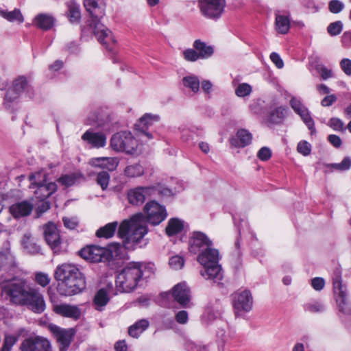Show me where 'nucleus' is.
I'll return each instance as SVG.
<instances>
[{"mask_svg": "<svg viewBox=\"0 0 351 351\" xmlns=\"http://www.w3.org/2000/svg\"><path fill=\"white\" fill-rule=\"evenodd\" d=\"M1 297L10 304L27 306L36 313H43L46 308L43 295L38 289L31 287L27 280L14 278L0 285Z\"/></svg>", "mask_w": 351, "mask_h": 351, "instance_id": "obj_1", "label": "nucleus"}, {"mask_svg": "<svg viewBox=\"0 0 351 351\" xmlns=\"http://www.w3.org/2000/svg\"><path fill=\"white\" fill-rule=\"evenodd\" d=\"M84 5L91 16L90 27L93 31L97 40L109 51L114 53L117 40L112 32L100 22L105 15V3L104 0H84Z\"/></svg>", "mask_w": 351, "mask_h": 351, "instance_id": "obj_2", "label": "nucleus"}, {"mask_svg": "<svg viewBox=\"0 0 351 351\" xmlns=\"http://www.w3.org/2000/svg\"><path fill=\"white\" fill-rule=\"evenodd\" d=\"M54 277L61 281L58 284V291L64 296H71L78 294L86 288V280L82 273L76 265L63 263L57 267Z\"/></svg>", "mask_w": 351, "mask_h": 351, "instance_id": "obj_3", "label": "nucleus"}, {"mask_svg": "<svg viewBox=\"0 0 351 351\" xmlns=\"http://www.w3.org/2000/svg\"><path fill=\"white\" fill-rule=\"evenodd\" d=\"M197 260L204 267L200 274L204 278L215 282L222 278V269L219 265V254L217 249L211 247L202 251L198 254Z\"/></svg>", "mask_w": 351, "mask_h": 351, "instance_id": "obj_4", "label": "nucleus"}, {"mask_svg": "<svg viewBox=\"0 0 351 351\" xmlns=\"http://www.w3.org/2000/svg\"><path fill=\"white\" fill-rule=\"evenodd\" d=\"M140 263H130L117 275L116 285L123 292L132 291L141 280L143 272Z\"/></svg>", "mask_w": 351, "mask_h": 351, "instance_id": "obj_5", "label": "nucleus"}, {"mask_svg": "<svg viewBox=\"0 0 351 351\" xmlns=\"http://www.w3.org/2000/svg\"><path fill=\"white\" fill-rule=\"evenodd\" d=\"M120 247L119 244L110 245L108 248L90 245L82 248L79 254L82 258L91 263L107 262L118 255Z\"/></svg>", "mask_w": 351, "mask_h": 351, "instance_id": "obj_6", "label": "nucleus"}, {"mask_svg": "<svg viewBox=\"0 0 351 351\" xmlns=\"http://www.w3.org/2000/svg\"><path fill=\"white\" fill-rule=\"evenodd\" d=\"M47 174L43 171L32 173L29 178L31 181L29 188L34 189L35 197L43 201L57 190V184L53 182H47Z\"/></svg>", "mask_w": 351, "mask_h": 351, "instance_id": "obj_7", "label": "nucleus"}, {"mask_svg": "<svg viewBox=\"0 0 351 351\" xmlns=\"http://www.w3.org/2000/svg\"><path fill=\"white\" fill-rule=\"evenodd\" d=\"M110 145L114 151L134 154L136 152L138 143L131 132L123 131L112 136Z\"/></svg>", "mask_w": 351, "mask_h": 351, "instance_id": "obj_8", "label": "nucleus"}, {"mask_svg": "<svg viewBox=\"0 0 351 351\" xmlns=\"http://www.w3.org/2000/svg\"><path fill=\"white\" fill-rule=\"evenodd\" d=\"M225 6V0H198V7L202 15L213 21H217L221 16Z\"/></svg>", "mask_w": 351, "mask_h": 351, "instance_id": "obj_9", "label": "nucleus"}, {"mask_svg": "<svg viewBox=\"0 0 351 351\" xmlns=\"http://www.w3.org/2000/svg\"><path fill=\"white\" fill-rule=\"evenodd\" d=\"M332 285L334 293L337 295L336 300L339 310L345 314L351 313V308L346 302V287L342 284L341 273L339 269H337L333 273Z\"/></svg>", "mask_w": 351, "mask_h": 351, "instance_id": "obj_10", "label": "nucleus"}, {"mask_svg": "<svg viewBox=\"0 0 351 351\" xmlns=\"http://www.w3.org/2000/svg\"><path fill=\"white\" fill-rule=\"evenodd\" d=\"M232 304L237 316L249 312L253 304L251 292L247 289L236 291L232 294Z\"/></svg>", "mask_w": 351, "mask_h": 351, "instance_id": "obj_11", "label": "nucleus"}, {"mask_svg": "<svg viewBox=\"0 0 351 351\" xmlns=\"http://www.w3.org/2000/svg\"><path fill=\"white\" fill-rule=\"evenodd\" d=\"M144 212L146 223L148 222L154 226L160 223L167 216L165 206L156 201L147 202L144 207Z\"/></svg>", "mask_w": 351, "mask_h": 351, "instance_id": "obj_12", "label": "nucleus"}, {"mask_svg": "<svg viewBox=\"0 0 351 351\" xmlns=\"http://www.w3.org/2000/svg\"><path fill=\"white\" fill-rule=\"evenodd\" d=\"M147 223L144 215L137 213L132 217V229L128 241L138 243L147 234Z\"/></svg>", "mask_w": 351, "mask_h": 351, "instance_id": "obj_13", "label": "nucleus"}, {"mask_svg": "<svg viewBox=\"0 0 351 351\" xmlns=\"http://www.w3.org/2000/svg\"><path fill=\"white\" fill-rule=\"evenodd\" d=\"M19 350L21 351H51V345L45 337H30L21 342Z\"/></svg>", "mask_w": 351, "mask_h": 351, "instance_id": "obj_14", "label": "nucleus"}, {"mask_svg": "<svg viewBox=\"0 0 351 351\" xmlns=\"http://www.w3.org/2000/svg\"><path fill=\"white\" fill-rule=\"evenodd\" d=\"M50 330L59 343L60 351H66L75 336L73 328L64 329L56 325L50 326Z\"/></svg>", "mask_w": 351, "mask_h": 351, "instance_id": "obj_15", "label": "nucleus"}, {"mask_svg": "<svg viewBox=\"0 0 351 351\" xmlns=\"http://www.w3.org/2000/svg\"><path fill=\"white\" fill-rule=\"evenodd\" d=\"M213 246V242L203 232H195L189 239V252L194 254H199Z\"/></svg>", "mask_w": 351, "mask_h": 351, "instance_id": "obj_16", "label": "nucleus"}, {"mask_svg": "<svg viewBox=\"0 0 351 351\" xmlns=\"http://www.w3.org/2000/svg\"><path fill=\"white\" fill-rule=\"evenodd\" d=\"M45 239L51 249L55 252L60 251L61 239L59 231L53 223H48L43 227Z\"/></svg>", "mask_w": 351, "mask_h": 351, "instance_id": "obj_17", "label": "nucleus"}, {"mask_svg": "<svg viewBox=\"0 0 351 351\" xmlns=\"http://www.w3.org/2000/svg\"><path fill=\"white\" fill-rule=\"evenodd\" d=\"M160 117L157 114L145 113L135 124V129L139 132L138 136H145L147 139L152 138V134L147 132L149 127L158 122Z\"/></svg>", "mask_w": 351, "mask_h": 351, "instance_id": "obj_18", "label": "nucleus"}, {"mask_svg": "<svg viewBox=\"0 0 351 351\" xmlns=\"http://www.w3.org/2000/svg\"><path fill=\"white\" fill-rule=\"evenodd\" d=\"M172 297L182 307L189 306L191 300L190 289L185 282L178 283L172 289Z\"/></svg>", "mask_w": 351, "mask_h": 351, "instance_id": "obj_19", "label": "nucleus"}, {"mask_svg": "<svg viewBox=\"0 0 351 351\" xmlns=\"http://www.w3.org/2000/svg\"><path fill=\"white\" fill-rule=\"evenodd\" d=\"M53 311L62 317L73 320L79 319L82 315L81 309L77 306L69 304H55L53 306Z\"/></svg>", "mask_w": 351, "mask_h": 351, "instance_id": "obj_20", "label": "nucleus"}, {"mask_svg": "<svg viewBox=\"0 0 351 351\" xmlns=\"http://www.w3.org/2000/svg\"><path fill=\"white\" fill-rule=\"evenodd\" d=\"M34 208L33 204L27 201L19 202L10 207V213L15 219H19L29 215Z\"/></svg>", "mask_w": 351, "mask_h": 351, "instance_id": "obj_21", "label": "nucleus"}, {"mask_svg": "<svg viewBox=\"0 0 351 351\" xmlns=\"http://www.w3.org/2000/svg\"><path fill=\"white\" fill-rule=\"evenodd\" d=\"M82 140L90 144L93 147H104L106 144V136L101 132H95L93 130H87L82 136Z\"/></svg>", "mask_w": 351, "mask_h": 351, "instance_id": "obj_22", "label": "nucleus"}, {"mask_svg": "<svg viewBox=\"0 0 351 351\" xmlns=\"http://www.w3.org/2000/svg\"><path fill=\"white\" fill-rule=\"evenodd\" d=\"M88 163L93 167L112 171L117 169L119 160L117 157H99L91 158Z\"/></svg>", "mask_w": 351, "mask_h": 351, "instance_id": "obj_23", "label": "nucleus"}, {"mask_svg": "<svg viewBox=\"0 0 351 351\" xmlns=\"http://www.w3.org/2000/svg\"><path fill=\"white\" fill-rule=\"evenodd\" d=\"M150 187L139 186L131 189L128 193L129 202L133 205H139L144 202L145 197L151 193Z\"/></svg>", "mask_w": 351, "mask_h": 351, "instance_id": "obj_24", "label": "nucleus"}, {"mask_svg": "<svg viewBox=\"0 0 351 351\" xmlns=\"http://www.w3.org/2000/svg\"><path fill=\"white\" fill-rule=\"evenodd\" d=\"M275 30L280 34H286L289 32L291 27L290 14L276 13L274 23Z\"/></svg>", "mask_w": 351, "mask_h": 351, "instance_id": "obj_25", "label": "nucleus"}, {"mask_svg": "<svg viewBox=\"0 0 351 351\" xmlns=\"http://www.w3.org/2000/svg\"><path fill=\"white\" fill-rule=\"evenodd\" d=\"M289 109L287 106H280L271 110L268 118V123L273 125L282 124L286 119Z\"/></svg>", "mask_w": 351, "mask_h": 351, "instance_id": "obj_26", "label": "nucleus"}, {"mask_svg": "<svg viewBox=\"0 0 351 351\" xmlns=\"http://www.w3.org/2000/svg\"><path fill=\"white\" fill-rule=\"evenodd\" d=\"M252 139V134L245 129L239 130L236 137L232 138L230 143L236 147H244L248 145Z\"/></svg>", "mask_w": 351, "mask_h": 351, "instance_id": "obj_27", "label": "nucleus"}, {"mask_svg": "<svg viewBox=\"0 0 351 351\" xmlns=\"http://www.w3.org/2000/svg\"><path fill=\"white\" fill-rule=\"evenodd\" d=\"M21 245L26 252L31 254H38L40 250V246L37 243L36 239L33 237L29 232L24 234L21 239Z\"/></svg>", "mask_w": 351, "mask_h": 351, "instance_id": "obj_28", "label": "nucleus"}, {"mask_svg": "<svg viewBox=\"0 0 351 351\" xmlns=\"http://www.w3.org/2000/svg\"><path fill=\"white\" fill-rule=\"evenodd\" d=\"M55 19L52 15L43 13L36 15L33 20V24L43 30L52 28Z\"/></svg>", "mask_w": 351, "mask_h": 351, "instance_id": "obj_29", "label": "nucleus"}, {"mask_svg": "<svg viewBox=\"0 0 351 351\" xmlns=\"http://www.w3.org/2000/svg\"><path fill=\"white\" fill-rule=\"evenodd\" d=\"M0 16L10 23H16L21 24L24 22V16L19 8H14L13 10H8L0 8Z\"/></svg>", "mask_w": 351, "mask_h": 351, "instance_id": "obj_30", "label": "nucleus"}, {"mask_svg": "<svg viewBox=\"0 0 351 351\" xmlns=\"http://www.w3.org/2000/svg\"><path fill=\"white\" fill-rule=\"evenodd\" d=\"M193 48L197 51L200 59H208L214 53V48L212 45H207L201 40H195L193 45Z\"/></svg>", "mask_w": 351, "mask_h": 351, "instance_id": "obj_31", "label": "nucleus"}, {"mask_svg": "<svg viewBox=\"0 0 351 351\" xmlns=\"http://www.w3.org/2000/svg\"><path fill=\"white\" fill-rule=\"evenodd\" d=\"M109 300L110 297L107 290L101 288L96 292L93 298V305L96 310L101 311Z\"/></svg>", "mask_w": 351, "mask_h": 351, "instance_id": "obj_32", "label": "nucleus"}, {"mask_svg": "<svg viewBox=\"0 0 351 351\" xmlns=\"http://www.w3.org/2000/svg\"><path fill=\"white\" fill-rule=\"evenodd\" d=\"M67 16L71 23H79L81 19L80 4L73 0L66 2Z\"/></svg>", "mask_w": 351, "mask_h": 351, "instance_id": "obj_33", "label": "nucleus"}, {"mask_svg": "<svg viewBox=\"0 0 351 351\" xmlns=\"http://www.w3.org/2000/svg\"><path fill=\"white\" fill-rule=\"evenodd\" d=\"M15 266V258L9 247L0 251V267L2 269Z\"/></svg>", "mask_w": 351, "mask_h": 351, "instance_id": "obj_34", "label": "nucleus"}, {"mask_svg": "<svg viewBox=\"0 0 351 351\" xmlns=\"http://www.w3.org/2000/svg\"><path fill=\"white\" fill-rule=\"evenodd\" d=\"M184 228V221L178 218L169 220L165 232L168 236H173L182 232Z\"/></svg>", "mask_w": 351, "mask_h": 351, "instance_id": "obj_35", "label": "nucleus"}, {"mask_svg": "<svg viewBox=\"0 0 351 351\" xmlns=\"http://www.w3.org/2000/svg\"><path fill=\"white\" fill-rule=\"evenodd\" d=\"M118 227L117 221L107 223L99 228L96 232V236L99 238L109 239L113 237Z\"/></svg>", "mask_w": 351, "mask_h": 351, "instance_id": "obj_36", "label": "nucleus"}, {"mask_svg": "<svg viewBox=\"0 0 351 351\" xmlns=\"http://www.w3.org/2000/svg\"><path fill=\"white\" fill-rule=\"evenodd\" d=\"M148 326L149 322L147 319H141L130 326L128 329V334L130 336L134 338H138L140 335L147 328Z\"/></svg>", "mask_w": 351, "mask_h": 351, "instance_id": "obj_37", "label": "nucleus"}, {"mask_svg": "<svg viewBox=\"0 0 351 351\" xmlns=\"http://www.w3.org/2000/svg\"><path fill=\"white\" fill-rule=\"evenodd\" d=\"M124 172L128 177L134 178L142 176L144 173V169L141 165L134 164L127 166Z\"/></svg>", "mask_w": 351, "mask_h": 351, "instance_id": "obj_38", "label": "nucleus"}, {"mask_svg": "<svg viewBox=\"0 0 351 351\" xmlns=\"http://www.w3.org/2000/svg\"><path fill=\"white\" fill-rule=\"evenodd\" d=\"M132 218L130 220L123 221L118 228V234L121 238H126L128 240L129 234L131 233Z\"/></svg>", "mask_w": 351, "mask_h": 351, "instance_id": "obj_39", "label": "nucleus"}, {"mask_svg": "<svg viewBox=\"0 0 351 351\" xmlns=\"http://www.w3.org/2000/svg\"><path fill=\"white\" fill-rule=\"evenodd\" d=\"M304 307L305 311L313 313H322L325 311L324 304L320 301H313L306 303Z\"/></svg>", "mask_w": 351, "mask_h": 351, "instance_id": "obj_40", "label": "nucleus"}, {"mask_svg": "<svg viewBox=\"0 0 351 351\" xmlns=\"http://www.w3.org/2000/svg\"><path fill=\"white\" fill-rule=\"evenodd\" d=\"M327 167L333 168L339 171H347L351 167V158L345 157L340 163L329 164L327 165Z\"/></svg>", "mask_w": 351, "mask_h": 351, "instance_id": "obj_41", "label": "nucleus"}, {"mask_svg": "<svg viewBox=\"0 0 351 351\" xmlns=\"http://www.w3.org/2000/svg\"><path fill=\"white\" fill-rule=\"evenodd\" d=\"M182 84L185 88H199V80L195 75H187L182 79Z\"/></svg>", "mask_w": 351, "mask_h": 351, "instance_id": "obj_42", "label": "nucleus"}, {"mask_svg": "<svg viewBox=\"0 0 351 351\" xmlns=\"http://www.w3.org/2000/svg\"><path fill=\"white\" fill-rule=\"evenodd\" d=\"M32 77L21 75L17 77L12 82V88H25L31 86Z\"/></svg>", "mask_w": 351, "mask_h": 351, "instance_id": "obj_43", "label": "nucleus"}, {"mask_svg": "<svg viewBox=\"0 0 351 351\" xmlns=\"http://www.w3.org/2000/svg\"><path fill=\"white\" fill-rule=\"evenodd\" d=\"M20 89H7L5 94L4 104L9 106V104L15 102L19 97Z\"/></svg>", "mask_w": 351, "mask_h": 351, "instance_id": "obj_44", "label": "nucleus"}, {"mask_svg": "<svg viewBox=\"0 0 351 351\" xmlns=\"http://www.w3.org/2000/svg\"><path fill=\"white\" fill-rule=\"evenodd\" d=\"M110 178V175L107 171H101L97 173L96 182L102 190H106L108 188Z\"/></svg>", "mask_w": 351, "mask_h": 351, "instance_id": "obj_45", "label": "nucleus"}, {"mask_svg": "<svg viewBox=\"0 0 351 351\" xmlns=\"http://www.w3.org/2000/svg\"><path fill=\"white\" fill-rule=\"evenodd\" d=\"M343 26V23L341 21H337L329 24L327 32L331 36H337L342 32Z\"/></svg>", "mask_w": 351, "mask_h": 351, "instance_id": "obj_46", "label": "nucleus"}, {"mask_svg": "<svg viewBox=\"0 0 351 351\" xmlns=\"http://www.w3.org/2000/svg\"><path fill=\"white\" fill-rule=\"evenodd\" d=\"M18 337L14 335H6L3 339L0 351H11L13 346L17 342Z\"/></svg>", "mask_w": 351, "mask_h": 351, "instance_id": "obj_47", "label": "nucleus"}, {"mask_svg": "<svg viewBox=\"0 0 351 351\" xmlns=\"http://www.w3.org/2000/svg\"><path fill=\"white\" fill-rule=\"evenodd\" d=\"M77 178V175L75 173H72L70 175L66 174L59 178L58 181L62 185L69 187L73 185L75 183Z\"/></svg>", "mask_w": 351, "mask_h": 351, "instance_id": "obj_48", "label": "nucleus"}, {"mask_svg": "<svg viewBox=\"0 0 351 351\" xmlns=\"http://www.w3.org/2000/svg\"><path fill=\"white\" fill-rule=\"evenodd\" d=\"M183 58L188 62H195L200 59L195 49H186L182 51Z\"/></svg>", "mask_w": 351, "mask_h": 351, "instance_id": "obj_49", "label": "nucleus"}, {"mask_svg": "<svg viewBox=\"0 0 351 351\" xmlns=\"http://www.w3.org/2000/svg\"><path fill=\"white\" fill-rule=\"evenodd\" d=\"M300 117H301L303 122L308 127V128L311 130V134L315 132V123L310 115L308 110H307L305 112L302 113Z\"/></svg>", "mask_w": 351, "mask_h": 351, "instance_id": "obj_50", "label": "nucleus"}, {"mask_svg": "<svg viewBox=\"0 0 351 351\" xmlns=\"http://www.w3.org/2000/svg\"><path fill=\"white\" fill-rule=\"evenodd\" d=\"M329 10L334 14L339 13L344 8V4L339 0H331L328 4Z\"/></svg>", "mask_w": 351, "mask_h": 351, "instance_id": "obj_51", "label": "nucleus"}, {"mask_svg": "<svg viewBox=\"0 0 351 351\" xmlns=\"http://www.w3.org/2000/svg\"><path fill=\"white\" fill-rule=\"evenodd\" d=\"M35 280L39 285L45 287L49 284L51 279L48 274L38 272L35 276Z\"/></svg>", "mask_w": 351, "mask_h": 351, "instance_id": "obj_52", "label": "nucleus"}, {"mask_svg": "<svg viewBox=\"0 0 351 351\" xmlns=\"http://www.w3.org/2000/svg\"><path fill=\"white\" fill-rule=\"evenodd\" d=\"M318 73L324 80L334 77V73L331 69H329L324 65L318 68Z\"/></svg>", "mask_w": 351, "mask_h": 351, "instance_id": "obj_53", "label": "nucleus"}, {"mask_svg": "<svg viewBox=\"0 0 351 351\" xmlns=\"http://www.w3.org/2000/svg\"><path fill=\"white\" fill-rule=\"evenodd\" d=\"M169 263L173 269H180L184 265V259L180 256H173L169 259Z\"/></svg>", "mask_w": 351, "mask_h": 351, "instance_id": "obj_54", "label": "nucleus"}, {"mask_svg": "<svg viewBox=\"0 0 351 351\" xmlns=\"http://www.w3.org/2000/svg\"><path fill=\"white\" fill-rule=\"evenodd\" d=\"M151 192L154 191L158 193L161 196L170 197L173 195L171 189L162 186L158 185L157 186L151 187Z\"/></svg>", "mask_w": 351, "mask_h": 351, "instance_id": "obj_55", "label": "nucleus"}, {"mask_svg": "<svg viewBox=\"0 0 351 351\" xmlns=\"http://www.w3.org/2000/svg\"><path fill=\"white\" fill-rule=\"evenodd\" d=\"M298 152L304 156H308L311 153V145L306 141H301L298 144Z\"/></svg>", "mask_w": 351, "mask_h": 351, "instance_id": "obj_56", "label": "nucleus"}, {"mask_svg": "<svg viewBox=\"0 0 351 351\" xmlns=\"http://www.w3.org/2000/svg\"><path fill=\"white\" fill-rule=\"evenodd\" d=\"M311 285L316 291H321L325 286V280L323 278L315 277L311 280Z\"/></svg>", "mask_w": 351, "mask_h": 351, "instance_id": "obj_57", "label": "nucleus"}, {"mask_svg": "<svg viewBox=\"0 0 351 351\" xmlns=\"http://www.w3.org/2000/svg\"><path fill=\"white\" fill-rule=\"evenodd\" d=\"M340 67L345 74L351 75V60L348 58H343L340 61Z\"/></svg>", "mask_w": 351, "mask_h": 351, "instance_id": "obj_58", "label": "nucleus"}, {"mask_svg": "<svg viewBox=\"0 0 351 351\" xmlns=\"http://www.w3.org/2000/svg\"><path fill=\"white\" fill-rule=\"evenodd\" d=\"M257 156L260 160L266 161L271 158V152L269 148L263 147L258 152Z\"/></svg>", "mask_w": 351, "mask_h": 351, "instance_id": "obj_59", "label": "nucleus"}, {"mask_svg": "<svg viewBox=\"0 0 351 351\" xmlns=\"http://www.w3.org/2000/svg\"><path fill=\"white\" fill-rule=\"evenodd\" d=\"M271 61L275 64L278 69H282L284 62L280 55L276 52H272L269 56Z\"/></svg>", "mask_w": 351, "mask_h": 351, "instance_id": "obj_60", "label": "nucleus"}, {"mask_svg": "<svg viewBox=\"0 0 351 351\" xmlns=\"http://www.w3.org/2000/svg\"><path fill=\"white\" fill-rule=\"evenodd\" d=\"M62 221H63L64 226L66 228L70 229V230L75 229L77 227V226L78 225V221L75 217L70 218V217H64L62 218Z\"/></svg>", "mask_w": 351, "mask_h": 351, "instance_id": "obj_61", "label": "nucleus"}, {"mask_svg": "<svg viewBox=\"0 0 351 351\" xmlns=\"http://www.w3.org/2000/svg\"><path fill=\"white\" fill-rule=\"evenodd\" d=\"M176 320L180 324H185L188 321V313L186 311H180L176 314Z\"/></svg>", "mask_w": 351, "mask_h": 351, "instance_id": "obj_62", "label": "nucleus"}, {"mask_svg": "<svg viewBox=\"0 0 351 351\" xmlns=\"http://www.w3.org/2000/svg\"><path fill=\"white\" fill-rule=\"evenodd\" d=\"M330 126L335 130H343V123L341 120L337 118H332L330 120Z\"/></svg>", "mask_w": 351, "mask_h": 351, "instance_id": "obj_63", "label": "nucleus"}, {"mask_svg": "<svg viewBox=\"0 0 351 351\" xmlns=\"http://www.w3.org/2000/svg\"><path fill=\"white\" fill-rule=\"evenodd\" d=\"M342 43L345 46H351V30L345 32L341 37Z\"/></svg>", "mask_w": 351, "mask_h": 351, "instance_id": "obj_64", "label": "nucleus"}]
</instances>
